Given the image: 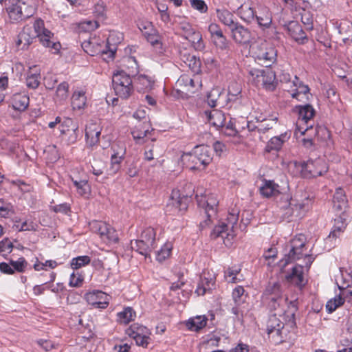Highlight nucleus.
Segmentation results:
<instances>
[{
    "instance_id": "f257e3e1",
    "label": "nucleus",
    "mask_w": 352,
    "mask_h": 352,
    "mask_svg": "<svg viewBox=\"0 0 352 352\" xmlns=\"http://www.w3.org/2000/svg\"><path fill=\"white\" fill-rule=\"evenodd\" d=\"M122 67L127 70L118 71L112 78L113 88L116 94L124 99L128 98L133 91L131 75L137 72V63L134 57L126 56L122 60Z\"/></svg>"
},
{
    "instance_id": "f03ea898",
    "label": "nucleus",
    "mask_w": 352,
    "mask_h": 352,
    "mask_svg": "<svg viewBox=\"0 0 352 352\" xmlns=\"http://www.w3.org/2000/svg\"><path fill=\"white\" fill-rule=\"evenodd\" d=\"M247 48H248L249 55L266 67H270L276 60V50L272 44L265 41L259 40L243 44V50Z\"/></svg>"
},
{
    "instance_id": "7ed1b4c3",
    "label": "nucleus",
    "mask_w": 352,
    "mask_h": 352,
    "mask_svg": "<svg viewBox=\"0 0 352 352\" xmlns=\"http://www.w3.org/2000/svg\"><path fill=\"white\" fill-rule=\"evenodd\" d=\"M305 245V239L303 235L295 236L290 243V250L284 259L280 262L281 267H285L289 263L300 260L302 257L305 258V265L306 270H308L314 261V258L307 252H304Z\"/></svg>"
},
{
    "instance_id": "20e7f679",
    "label": "nucleus",
    "mask_w": 352,
    "mask_h": 352,
    "mask_svg": "<svg viewBox=\"0 0 352 352\" xmlns=\"http://www.w3.org/2000/svg\"><path fill=\"white\" fill-rule=\"evenodd\" d=\"M182 157L190 170H204L212 160L209 148L204 145L196 146L192 153L184 154Z\"/></svg>"
},
{
    "instance_id": "39448f33",
    "label": "nucleus",
    "mask_w": 352,
    "mask_h": 352,
    "mask_svg": "<svg viewBox=\"0 0 352 352\" xmlns=\"http://www.w3.org/2000/svg\"><path fill=\"white\" fill-rule=\"evenodd\" d=\"M239 212V210H234L229 212L226 219L227 223L222 222L216 226L210 234L211 238L214 239L221 237L223 240L224 244L228 245L229 238L233 239L235 236L234 228L237 225Z\"/></svg>"
},
{
    "instance_id": "423d86ee",
    "label": "nucleus",
    "mask_w": 352,
    "mask_h": 352,
    "mask_svg": "<svg viewBox=\"0 0 352 352\" xmlns=\"http://www.w3.org/2000/svg\"><path fill=\"white\" fill-rule=\"evenodd\" d=\"M295 167L304 177L321 176L328 170L327 163L321 158L308 160L305 163H295Z\"/></svg>"
},
{
    "instance_id": "0eeeda50",
    "label": "nucleus",
    "mask_w": 352,
    "mask_h": 352,
    "mask_svg": "<svg viewBox=\"0 0 352 352\" xmlns=\"http://www.w3.org/2000/svg\"><path fill=\"white\" fill-rule=\"evenodd\" d=\"M8 1L7 12L11 20L19 21L31 17L35 8L27 3H22L21 0H6Z\"/></svg>"
},
{
    "instance_id": "6e6552de",
    "label": "nucleus",
    "mask_w": 352,
    "mask_h": 352,
    "mask_svg": "<svg viewBox=\"0 0 352 352\" xmlns=\"http://www.w3.org/2000/svg\"><path fill=\"white\" fill-rule=\"evenodd\" d=\"M298 111V118L296 135L300 133L301 135L305 134L312 131V119L315 115V110L312 106L306 104L296 107Z\"/></svg>"
},
{
    "instance_id": "1a4fd4ad",
    "label": "nucleus",
    "mask_w": 352,
    "mask_h": 352,
    "mask_svg": "<svg viewBox=\"0 0 352 352\" xmlns=\"http://www.w3.org/2000/svg\"><path fill=\"white\" fill-rule=\"evenodd\" d=\"M251 80L257 86H261L267 90L272 91L276 87L275 73L269 68L265 69H254L249 72Z\"/></svg>"
},
{
    "instance_id": "9d476101",
    "label": "nucleus",
    "mask_w": 352,
    "mask_h": 352,
    "mask_svg": "<svg viewBox=\"0 0 352 352\" xmlns=\"http://www.w3.org/2000/svg\"><path fill=\"white\" fill-rule=\"evenodd\" d=\"M126 333L135 341L138 346L146 348L150 342L151 333L143 325L138 323L133 324L126 330Z\"/></svg>"
},
{
    "instance_id": "9b49d317",
    "label": "nucleus",
    "mask_w": 352,
    "mask_h": 352,
    "mask_svg": "<svg viewBox=\"0 0 352 352\" xmlns=\"http://www.w3.org/2000/svg\"><path fill=\"white\" fill-rule=\"evenodd\" d=\"M276 117L267 119L261 114L259 116L250 114L247 117V127L249 131L258 129L260 131L265 132L270 129H272L276 124Z\"/></svg>"
},
{
    "instance_id": "f8f14e48",
    "label": "nucleus",
    "mask_w": 352,
    "mask_h": 352,
    "mask_svg": "<svg viewBox=\"0 0 352 352\" xmlns=\"http://www.w3.org/2000/svg\"><path fill=\"white\" fill-rule=\"evenodd\" d=\"M85 298L88 304L94 308L103 309L109 305L110 296L102 291L95 290L87 292L85 295Z\"/></svg>"
},
{
    "instance_id": "ddd939ff",
    "label": "nucleus",
    "mask_w": 352,
    "mask_h": 352,
    "mask_svg": "<svg viewBox=\"0 0 352 352\" xmlns=\"http://www.w3.org/2000/svg\"><path fill=\"white\" fill-rule=\"evenodd\" d=\"M82 47L84 51L91 56H95L99 54L102 55H107V58L112 59L114 57L116 48L113 47L109 48L108 50L105 49L107 46L102 47L100 45L96 44L93 41H85L82 43Z\"/></svg>"
},
{
    "instance_id": "4468645a",
    "label": "nucleus",
    "mask_w": 352,
    "mask_h": 352,
    "mask_svg": "<svg viewBox=\"0 0 352 352\" xmlns=\"http://www.w3.org/2000/svg\"><path fill=\"white\" fill-rule=\"evenodd\" d=\"M102 131V126L100 123L90 121L86 126L85 139L86 144L89 147H94L99 142Z\"/></svg>"
},
{
    "instance_id": "2eb2a0df",
    "label": "nucleus",
    "mask_w": 352,
    "mask_h": 352,
    "mask_svg": "<svg viewBox=\"0 0 352 352\" xmlns=\"http://www.w3.org/2000/svg\"><path fill=\"white\" fill-rule=\"evenodd\" d=\"M218 204L219 201L216 195L211 194L207 197L206 199L205 200L203 204L204 213L207 217V219L205 220L204 222L200 223L199 226L201 229H203L206 228L208 225H209L210 222V218L213 215H215L217 213Z\"/></svg>"
},
{
    "instance_id": "dca6fc26",
    "label": "nucleus",
    "mask_w": 352,
    "mask_h": 352,
    "mask_svg": "<svg viewBox=\"0 0 352 352\" xmlns=\"http://www.w3.org/2000/svg\"><path fill=\"white\" fill-rule=\"evenodd\" d=\"M292 84L294 87L290 91L292 98L300 102H307L310 100L311 94L309 93V88L307 85H304L296 76Z\"/></svg>"
},
{
    "instance_id": "f3484780",
    "label": "nucleus",
    "mask_w": 352,
    "mask_h": 352,
    "mask_svg": "<svg viewBox=\"0 0 352 352\" xmlns=\"http://www.w3.org/2000/svg\"><path fill=\"white\" fill-rule=\"evenodd\" d=\"M208 32L210 34L211 38L215 46L221 50H225L228 47L226 37L223 35L219 25L212 23L208 26Z\"/></svg>"
},
{
    "instance_id": "a211bd4d",
    "label": "nucleus",
    "mask_w": 352,
    "mask_h": 352,
    "mask_svg": "<svg viewBox=\"0 0 352 352\" xmlns=\"http://www.w3.org/2000/svg\"><path fill=\"white\" fill-rule=\"evenodd\" d=\"M151 132L149 122H142L135 124L131 131V134L137 144H142L145 142V138Z\"/></svg>"
},
{
    "instance_id": "6ab92c4d",
    "label": "nucleus",
    "mask_w": 352,
    "mask_h": 352,
    "mask_svg": "<svg viewBox=\"0 0 352 352\" xmlns=\"http://www.w3.org/2000/svg\"><path fill=\"white\" fill-rule=\"evenodd\" d=\"M305 270L307 271L305 265L298 264L293 267L291 274L286 276L288 281L296 285L297 286L302 287L305 285L306 280L305 279Z\"/></svg>"
},
{
    "instance_id": "aec40b11",
    "label": "nucleus",
    "mask_w": 352,
    "mask_h": 352,
    "mask_svg": "<svg viewBox=\"0 0 352 352\" xmlns=\"http://www.w3.org/2000/svg\"><path fill=\"white\" fill-rule=\"evenodd\" d=\"M204 115L213 126L219 130L226 124L225 113L218 109L205 111Z\"/></svg>"
},
{
    "instance_id": "412c9836",
    "label": "nucleus",
    "mask_w": 352,
    "mask_h": 352,
    "mask_svg": "<svg viewBox=\"0 0 352 352\" xmlns=\"http://www.w3.org/2000/svg\"><path fill=\"white\" fill-rule=\"evenodd\" d=\"M40 43L45 47L50 49L53 54H56L60 49L59 42L55 41L54 34L50 31H45V33L37 36Z\"/></svg>"
},
{
    "instance_id": "4be33fe9",
    "label": "nucleus",
    "mask_w": 352,
    "mask_h": 352,
    "mask_svg": "<svg viewBox=\"0 0 352 352\" xmlns=\"http://www.w3.org/2000/svg\"><path fill=\"white\" fill-rule=\"evenodd\" d=\"M333 208L340 212H343L348 207V200L344 191L341 188H338L333 195Z\"/></svg>"
},
{
    "instance_id": "5701e85b",
    "label": "nucleus",
    "mask_w": 352,
    "mask_h": 352,
    "mask_svg": "<svg viewBox=\"0 0 352 352\" xmlns=\"http://www.w3.org/2000/svg\"><path fill=\"white\" fill-rule=\"evenodd\" d=\"M181 60L195 74L201 72V60L196 56L188 53L182 54Z\"/></svg>"
},
{
    "instance_id": "b1692460",
    "label": "nucleus",
    "mask_w": 352,
    "mask_h": 352,
    "mask_svg": "<svg viewBox=\"0 0 352 352\" xmlns=\"http://www.w3.org/2000/svg\"><path fill=\"white\" fill-rule=\"evenodd\" d=\"M29 101V97L25 93H16L11 98L12 107L19 111H23L28 108Z\"/></svg>"
},
{
    "instance_id": "393cba45",
    "label": "nucleus",
    "mask_w": 352,
    "mask_h": 352,
    "mask_svg": "<svg viewBox=\"0 0 352 352\" xmlns=\"http://www.w3.org/2000/svg\"><path fill=\"white\" fill-rule=\"evenodd\" d=\"M40 71L36 66L29 68L26 76V85L28 88L35 89L40 85Z\"/></svg>"
},
{
    "instance_id": "a878e982",
    "label": "nucleus",
    "mask_w": 352,
    "mask_h": 352,
    "mask_svg": "<svg viewBox=\"0 0 352 352\" xmlns=\"http://www.w3.org/2000/svg\"><path fill=\"white\" fill-rule=\"evenodd\" d=\"M101 225L102 228L98 233L100 238L109 243H117L118 241V236L116 230L105 222Z\"/></svg>"
},
{
    "instance_id": "bb28decb",
    "label": "nucleus",
    "mask_w": 352,
    "mask_h": 352,
    "mask_svg": "<svg viewBox=\"0 0 352 352\" xmlns=\"http://www.w3.org/2000/svg\"><path fill=\"white\" fill-rule=\"evenodd\" d=\"M188 198L187 197H181L178 190H173L171 194V201L168 207L172 206L175 207L179 212H184L188 208Z\"/></svg>"
},
{
    "instance_id": "cd10ccee",
    "label": "nucleus",
    "mask_w": 352,
    "mask_h": 352,
    "mask_svg": "<svg viewBox=\"0 0 352 352\" xmlns=\"http://www.w3.org/2000/svg\"><path fill=\"white\" fill-rule=\"evenodd\" d=\"M189 33L186 36V38L192 43L193 47L197 50H202L205 47L201 34L195 31L190 25H187Z\"/></svg>"
},
{
    "instance_id": "c85d7f7f",
    "label": "nucleus",
    "mask_w": 352,
    "mask_h": 352,
    "mask_svg": "<svg viewBox=\"0 0 352 352\" xmlns=\"http://www.w3.org/2000/svg\"><path fill=\"white\" fill-rule=\"evenodd\" d=\"M131 248L139 254L144 255L145 257L148 256L151 252L155 249L153 247L149 245V243H146L142 239L131 241Z\"/></svg>"
},
{
    "instance_id": "c756f323",
    "label": "nucleus",
    "mask_w": 352,
    "mask_h": 352,
    "mask_svg": "<svg viewBox=\"0 0 352 352\" xmlns=\"http://www.w3.org/2000/svg\"><path fill=\"white\" fill-rule=\"evenodd\" d=\"M125 148H122L115 151L111 157V166L109 170L111 174H116L120 168V164L124 159Z\"/></svg>"
},
{
    "instance_id": "7c9ffc66",
    "label": "nucleus",
    "mask_w": 352,
    "mask_h": 352,
    "mask_svg": "<svg viewBox=\"0 0 352 352\" xmlns=\"http://www.w3.org/2000/svg\"><path fill=\"white\" fill-rule=\"evenodd\" d=\"M289 138V135H288L287 133L282 134L280 136L272 138L265 147V151L267 152H270L273 150L278 151L281 148L283 143L288 140Z\"/></svg>"
},
{
    "instance_id": "2f4dec72",
    "label": "nucleus",
    "mask_w": 352,
    "mask_h": 352,
    "mask_svg": "<svg viewBox=\"0 0 352 352\" xmlns=\"http://www.w3.org/2000/svg\"><path fill=\"white\" fill-rule=\"evenodd\" d=\"M261 193L267 197L274 196L279 193V186L272 180H265L260 188Z\"/></svg>"
},
{
    "instance_id": "473e14b6",
    "label": "nucleus",
    "mask_w": 352,
    "mask_h": 352,
    "mask_svg": "<svg viewBox=\"0 0 352 352\" xmlns=\"http://www.w3.org/2000/svg\"><path fill=\"white\" fill-rule=\"evenodd\" d=\"M290 36L298 42H303L306 38L305 34L301 26L296 22L289 23L287 28Z\"/></svg>"
},
{
    "instance_id": "72a5a7b5",
    "label": "nucleus",
    "mask_w": 352,
    "mask_h": 352,
    "mask_svg": "<svg viewBox=\"0 0 352 352\" xmlns=\"http://www.w3.org/2000/svg\"><path fill=\"white\" fill-rule=\"evenodd\" d=\"M87 98L83 90L75 91L72 97V105L74 109H82L85 107Z\"/></svg>"
},
{
    "instance_id": "f704fd0d",
    "label": "nucleus",
    "mask_w": 352,
    "mask_h": 352,
    "mask_svg": "<svg viewBox=\"0 0 352 352\" xmlns=\"http://www.w3.org/2000/svg\"><path fill=\"white\" fill-rule=\"evenodd\" d=\"M283 327V322L276 314L271 315L267 322V331L268 334L273 332L278 333Z\"/></svg>"
},
{
    "instance_id": "c9c22d12",
    "label": "nucleus",
    "mask_w": 352,
    "mask_h": 352,
    "mask_svg": "<svg viewBox=\"0 0 352 352\" xmlns=\"http://www.w3.org/2000/svg\"><path fill=\"white\" fill-rule=\"evenodd\" d=\"M311 205V201L308 198L302 200L301 202H298L295 204H292V215L296 217H300L306 211L309 210Z\"/></svg>"
},
{
    "instance_id": "e433bc0d",
    "label": "nucleus",
    "mask_w": 352,
    "mask_h": 352,
    "mask_svg": "<svg viewBox=\"0 0 352 352\" xmlns=\"http://www.w3.org/2000/svg\"><path fill=\"white\" fill-rule=\"evenodd\" d=\"M136 316L135 311L131 307H125L122 311L117 314V320L120 324H127Z\"/></svg>"
},
{
    "instance_id": "4c0bfd02",
    "label": "nucleus",
    "mask_w": 352,
    "mask_h": 352,
    "mask_svg": "<svg viewBox=\"0 0 352 352\" xmlns=\"http://www.w3.org/2000/svg\"><path fill=\"white\" fill-rule=\"evenodd\" d=\"M232 300L234 302V306L232 308V312L234 315H239L241 310V305H242V286H237L233 289L232 294Z\"/></svg>"
},
{
    "instance_id": "58836bf2",
    "label": "nucleus",
    "mask_w": 352,
    "mask_h": 352,
    "mask_svg": "<svg viewBox=\"0 0 352 352\" xmlns=\"http://www.w3.org/2000/svg\"><path fill=\"white\" fill-rule=\"evenodd\" d=\"M207 320L205 316H198L190 319L187 322L186 326L190 331H198L206 325Z\"/></svg>"
},
{
    "instance_id": "ea45409f",
    "label": "nucleus",
    "mask_w": 352,
    "mask_h": 352,
    "mask_svg": "<svg viewBox=\"0 0 352 352\" xmlns=\"http://www.w3.org/2000/svg\"><path fill=\"white\" fill-rule=\"evenodd\" d=\"M217 16L219 20L224 25L230 27L233 26L234 21V16L232 13L226 9H217Z\"/></svg>"
},
{
    "instance_id": "a19ab883",
    "label": "nucleus",
    "mask_w": 352,
    "mask_h": 352,
    "mask_svg": "<svg viewBox=\"0 0 352 352\" xmlns=\"http://www.w3.org/2000/svg\"><path fill=\"white\" fill-rule=\"evenodd\" d=\"M146 40L153 46L158 53L163 52L162 43L161 37L157 32L154 30L144 36Z\"/></svg>"
},
{
    "instance_id": "79ce46f5",
    "label": "nucleus",
    "mask_w": 352,
    "mask_h": 352,
    "mask_svg": "<svg viewBox=\"0 0 352 352\" xmlns=\"http://www.w3.org/2000/svg\"><path fill=\"white\" fill-rule=\"evenodd\" d=\"M339 32L342 35L344 42H352V22L344 21L339 25Z\"/></svg>"
},
{
    "instance_id": "37998d69",
    "label": "nucleus",
    "mask_w": 352,
    "mask_h": 352,
    "mask_svg": "<svg viewBox=\"0 0 352 352\" xmlns=\"http://www.w3.org/2000/svg\"><path fill=\"white\" fill-rule=\"evenodd\" d=\"M155 236L156 232L155 229L152 227H148L142 230L140 238L146 241V243H149L150 245L155 248Z\"/></svg>"
},
{
    "instance_id": "c03bdc74",
    "label": "nucleus",
    "mask_w": 352,
    "mask_h": 352,
    "mask_svg": "<svg viewBox=\"0 0 352 352\" xmlns=\"http://www.w3.org/2000/svg\"><path fill=\"white\" fill-rule=\"evenodd\" d=\"M198 76H195L194 78H191L188 75H182L177 81V85L182 87L184 86L186 87L187 91H190V89L196 87L195 81L197 83L199 82Z\"/></svg>"
},
{
    "instance_id": "a18cd8bd",
    "label": "nucleus",
    "mask_w": 352,
    "mask_h": 352,
    "mask_svg": "<svg viewBox=\"0 0 352 352\" xmlns=\"http://www.w3.org/2000/svg\"><path fill=\"white\" fill-rule=\"evenodd\" d=\"M30 28H23L18 36L17 45H23V49L28 47L33 41L34 37L30 35Z\"/></svg>"
},
{
    "instance_id": "49530a36",
    "label": "nucleus",
    "mask_w": 352,
    "mask_h": 352,
    "mask_svg": "<svg viewBox=\"0 0 352 352\" xmlns=\"http://www.w3.org/2000/svg\"><path fill=\"white\" fill-rule=\"evenodd\" d=\"M69 85L67 82H61L57 87L54 100L61 103L68 97Z\"/></svg>"
},
{
    "instance_id": "de8ad7c7",
    "label": "nucleus",
    "mask_w": 352,
    "mask_h": 352,
    "mask_svg": "<svg viewBox=\"0 0 352 352\" xmlns=\"http://www.w3.org/2000/svg\"><path fill=\"white\" fill-rule=\"evenodd\" d=\"M256 21L260 27L268 28L272 23V16L268 9L264 8L260 15H256Z\"/></svg>"
},
{
    "instance_id": "09e8293b",
    "label": "nucleus",
    "mask_w": 352,
    "mask_h": 352,
    "mask_svg": "<svg viewBox=\"0 0 352 352\" xmlns=\"http://www.w3.org/2000/svg\"><path fill=\"white\" fill-rule=\"evenodd\" d=\"M172 249L173 245L171 243L167 242L164 243L161 249L157 252L156 259L159 262H163L170 256Z\"/></svg>"
},
{
    "instance_id": "8fccbe9b",
    "label": "nucleus",
    "mask_w": 352,
    "mask_h": 352,
    "mask_svg": "<svg viewBox=\"0 0 352 352\" xmlns=\"http://www.w3.org/2000/svg\"><path fill=\"white\" fill-rule=\"evenodd\" d=\"M58 266V263L56 261L47 260L46 261L41 262L38 258H35V262L33 265V267L36 271L47 270V267L50 269H54Z\"/></svg>"
},
{
    "instance_id": "3c124183",
    "label": "nucleus",
    "mask_w": 352,
    "mask_h": 352,
    "mask_svg": "<svg viewBox=\"0 0 352 352\" xmlns=\"http://www.w3.org/2000/svg\"><path fill=\"white\" fill-rule=\"evenodd\" d=\"M219 131L221 134L226 136L235 137L239 133L235 128L232 119H231L228 123L225 124Z\"/></svg>"
},
{
    "instance_id": "603ef678",
    "label": "nucleus",
    "mask_w": 352,
    "mask_h": 352,
    "mask_svg": "<svg viewBox=\"0 0 352 352\" xmlns=\"http://www.w3.org/2000/svg\"><path fill=\"white\" fill-rule=\"evenodd\" d=\"M90 261L91 258L88 256H77L71 261V267L74 270H77L88 265Z\"/></svg>"
},
{
    "instance_id": "864d4df0",
    "label": "nucleus",
    "mask_w": 352,
    "mask_h": 352,
    "mask_svg": "<svg viewBox=\"0 0 352 352\" xmlns=\"http://www.w3.org/2000/svg\"><path fill=\"white\" fill-rule=\"evenodd\" d=\"M94 15L98 19H104L106 14V6L103 1L99 0L95 3L93 8Z\"/></svg>"
},
{
    "instance_id": "5fc2aeb1",
    "label": "nucleus",
    "mask_w": 352,
    "mask_h": 352,
    "mask_svg": "<svg viewBox=\"0 0 352 352\" xmlns=\"http://www.w3.org/2000/svg\"><path fill=\"white\" fill-rule=\"evenodd\" d=\"M231 31L232 38L239 43L242 42V25L238 22H235L232 25L229 27Z\"/></svg>"
},
{
    "instance_id": "6e6d98bb",
    "label": "nucleus",
    "mask_w": 352,
    "mask_h": 352,
    "mask_svg": "<svg viewBox=\"0 0 352 352\" xmlns=\"http://www.w3.org/2000/svg\"><path fill=\"white\" fill-rule=\"evenodd\" d=\"M221 93L218 89H212L207 96V103L210 107H215L219 104V99Z\"/></svg>"
},
{
    "instance_id": "4d7b16f0",
    "label": "nucleus",
    "mask_w": 352,
    "mask_h": 352,
    "mask_svg": "<svg viewBox=\"0 0 352 352\" xmlns=\"http://www.w3.org/2000/svg\"><path fill=\"white\" fill-rule=\"evenodd\" d=\"M344 303V299L340 296H337L334 298L329 300L327 305L326 308L328 312L331 313L334 311L338 307Z\"/></svg>"
},
{
    "instance_id": "13d9d810",
    "label": "nucleus",
    "mask_w": 352,
    "mask_h": 352,
    "mask_svg": "<svg viewBox=\"0 0 352 352\" xmlns=\"http://www.w3.org/2000/svg\"><path fill=\"white\" fill-rule=\"evenodd\" d=\"M74 186L76 187L78 193L82 196L87 195L89 193L90 188L87 181L80 180L73 181Z\"/></svg>"
},
{
    "instance_id": "bf43d9fd",
    "label": "nucleus",
    "mask_w": 352,
    "mask_h": 352,
    "mask_svg": "<svg viewBox=\"0 0 352 352\" xmlns=\"http://www.w3.org/2000/svg\"><path fill=\"white\" fill-rule=\"evenodd\" d=\"M10 265L12 266L14 270L23 272L26 269L28 263L23 257H20L16 261H11Z\"/></svg>"
},
{
    "instance_id": "052dcab7",
    "label": "nucleus",
    "mask_w": 352,
    "mask_h": 352,
    "mask_svg": "<svg viewBox=\"0 0 352 352\" xmlns=\"http://www.w3.org/2000/svg\"><path fill=\"white\" fill-rule=\"evenodd\" d=\"M191 7L200 13H206L208 6L204 0H189Z\"/></svg>"
},
{
    "instance_id": "680f3d73",
    "label": "nucleus",
    "mask_w": 352,
    "mask_h": 352,
    "mask_svg": "<svg viewBox=\"0 0 352 352\" xmlns=\"http://www.w3.org/2000/svg\"><path fill=\"white\" fill-rule=\"evenodd\" d=\"M157 145L152 144L151 146H148L144 152V158L147 161H151L154 159L155 155H160L157 151Z\"/></svg>"
},
{
    "instance_id": "e2e57ef3",
    "label": "nucleus",
    "mask_w": 352,
    "mask_h": 352,
    "mask_svg": "<svg viewBox=\"0 0 352 352\" xmlns=\"http://www.w3.org/2000/svg\"><path fill=\"white\" fill-rule=\"evenodd\" d=\"M83 280L82 275L73 272L70 276L69 285L72 287H79L82 285Z\"/></svg>"
},
{
    "instance_id": "0e129e2a",
    "label": "nucleus",
    "mask_w": 352,
    "mask_h": 352,
    "mask_svg": "<svg viewBox=\"0 0 352 352\" xmlns=\"http://www.w3.org/2000/svg\"><path fill=\"white\" fill-rule=\"evenodd\" d=\"M138 80L145 89H151L153 87L154 81L145 75H140Z\"/></svg>"
},
{
    "instance_id": "69168bd1",
    "label": "nucleus",
    "mask_w": 352,
    "mask_h": 352,
    "mask_svg": "<svg viewBox=\"0 0 352 352\" xmlns=\"http://www.w3.org/2000/svg\"><path fill=\"white\" fill-rule=\"evenodd\" d=\"M36 36L45 33V31H49L44 26V21L41 19H36L33 25Z\"/></svg>"
},
{
    "instance_id": "338daca9",
    "label": "nucleus",
    "mask_w": 352,
    "mask_h": 352,
    "mask_svg": "<svg viewBox=\"0 0 352 352\" xmlns=\"http://www.w3.org/2000/svg\"><path fill=\"white\" fill-rule=\"evenodd\" d=\"M138 28L144 36H146L151 31L154 30L152 23L149 21H142L138 23Z\"/></svg>"
},
{
    "instance_id": "774afa93",
    "label": "nucleus",
    "mask_w": 352,
    "mask_h": 352,
    "mask_svg": "<svg viewBox=\"0 0 352 352\" xmlns=\"http://www.w3.org/2000/svg\"><path fill=\"white\" fill-rule=\"evenodd\" d=\"M241 270L240 269H238V270H232V269H230L229 268L226 272H225V277L226 278H230L229 280H228V281L229 283H236L237 282V278H236V275L238 274H239Z\"/></svg>"
}]
</instances>
